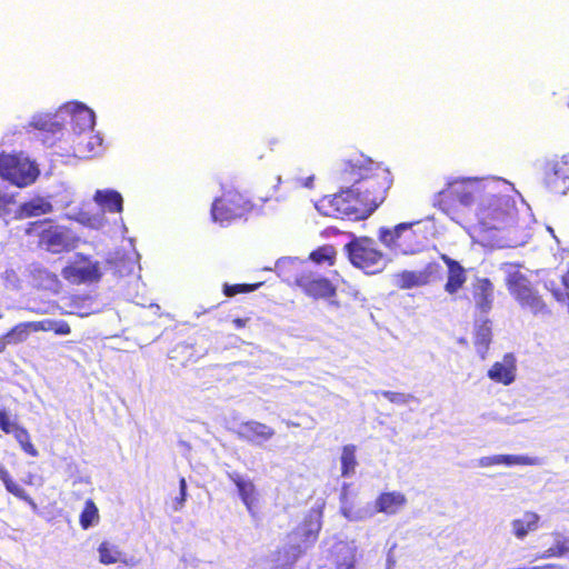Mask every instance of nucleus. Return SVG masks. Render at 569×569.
<instances>
[{
	"label": "nucleus",
	"instance_id": "obj_8",
	"mask_svg": "<svg viewBox=\"0 0 569 569\" xmlns=\"http://www.w3.org/2000/svg\"><path fill=\"white\" fill-rule=\"evenodd\" d=\"M33 162L19 156L0 153V177L18 187L31 184L36 180Z\"/></svg>",
	"mask_w": 569,
	"mask_h": 569
},
{
	"label": "nucleus",
	"instance_id": "obj_46",
	"mask_svg": "<svg viewBox=\"0 0 569 569\" xmlns=\"http://www.w3.org/2000/svg\"><path fill=\"white\" fill-rule=\"evenodd\" d=\"M52 211V204L49 200L38 198V216L49 213Z\"/></svg>",
	"mask_w": 569,
	"mask_h": 569
},
{
	"label": "nucleus",
	"instance_id": "obj_28",
	"mask_svg": "<svg viewBox=\"0 0 569 569\" xmlns=\"http://www.w3.org/2000/svg\"><path fill=\"white\" fill-rule=\"evenodd\" d=\"M34 330V322H20L4 333V339L9 345L21 343L26 341Z\"/></svg>",
	"mask_w": 569,
	"mask_h": 569
},
{
	"label": "nucleus",
	"instance_id": "obj_3",
	"mask_svg": "<svg viewBox=\"0 0 569 569\" xmlns=\"http://www.w3.org/2000/svg\"><path fill=\"white\" fill-rule=\"evenodd\" d=\"M489 186V182L478 178L456 179L435 196L433 204L445 213H451L458 206L479 203Z\"/></svg>",
	"mask_w": 569,
	"mask_h": 569
},
{
	"label": "nucleus",
	"instance_id": "obj_22",
	"mask_svg": "<svg viewBox=\"0 0 569 569\" xmlns=\"http://www.w3.org/2000/svg\"><path fill=\"white\" fill-rule=\"evenodd\" d=\"M321 516L320 509H312L297 528V533L305 542L313 543L318 539L321 529Z\"/></svg>",
	"mask_w": 569,
	"mask_h": 569
},
{
	"label": "nucleus",
	"instance_id": "obj_29",
	"mask_svg": "<svg viewBox=\"0 0 569 569\" xmlns=\"http://www.w3.org/2000/svg\"><path fill=\"white\" fill-rule=\"evenodd\" d=\"M309 259L317 264L332 267L336 263L337 250L332 244H325L311 251Z\"/></svg>",
	"mask_w": 569,
	"mask_h": 569
},
{
	"label": "nucleus",
	"instance_id": "obj_11",
	"mask_svg": "<svg viewBox=\"0 0 569 569\" xmlns=\"http://www.w3.org/2000/svg\"><path fill=\"white\" fill-rule=\"evenodd\" d=\"M60 114L63 118L64 128L70 127V137L83 134L84 131L94 127V113L84 104L66 103L60 107Z\"/></svg>",
	"mask_w": 569,
	"mask_h": 569
},
{
	"label": "nucleus",
	"instance_id": "obj_9",
	"mask_svg": "<svg viewBox=\"0 0 569 569\" xmlns=\"http://www.w3.org/2000/svg\"><path fill=\"white\" fill-rule=\"evenodd\" d=\"M38 244L52 253L69 251L72 247L68 230L64 227L44 219L38 221Z\"/></svg>",
	"mask_w": 569,
	"mask_h": 569
},
{
	"label": "nucleus",
	"instance_id": "obj_40",
	"mask_svg": "<svg viewBox=\"0 0 569 569\" xmlns=\"http://www.w3.org/2000/svg\"><path fill=\"white\" fill-rule=\"evenodd\" d=\"M336 569H355L356 568V555L352 550L348 549L346 555L338 558L335 562Z\"/></svg>",
	"mask_w": 569,
	"mask_h": 569
},
{
	"label": "nucleus",
	"instance_id": "obj_4",
	"mask_svg": "<svg viewBox=\"0 0 569 569\" xmlns=\"http://www.w3.org/2000/svg\"><path fill=\"white\" fill-rule=\"evenodd\" d=\"M515 212V202L511 198L495 192V186L490 183L475 214L481 230L489 231L505 228L513 219Z\"/></svg>",
	"mask_w": 569,
	"mask_h": 569
},
{
	"label": "nucleus",
	"instance_id": "obj_33",
	"mask_svg": "<svg viewBox=\"0 0 569 569\" xmlns=\"http://www.w3.org/2000/svg\"><path fill=\"white\" fill-rule=\"evenodd\" d=\"M38 330L52 331L56 335L64 336L70 333V326L63 320L44 319L38 321Z\"/></svg>",
	"mask_w": 569,
	"mask_h": 569
},
{
	"label": "nucleus",
	"instance_id": "obj_42",
	"mask_svg": "<svg viewBox=\"0 0 569 569\" xmlns=\"http://www.w3.org/2000/svg\"><path fill=\"white\" fill-rule=\"evenodd\" d=\"M14 203V198L0 187V213L6 214L10 211V206Z\"/></svg>",
	"mask_w": 569,
	"mask_h": 569
},
{
	"label": "nucleus",
	"instance_id": "obj_10",
	"mask_svg": "<svg viewBox=\"0 0 569 569\" xmlns=\"http://www.w3.org/2000/svg\"><path fill=\"white\" fill-rule=\"evenodd\" d=\"M63 118L60 108L54 112H46L38 117V141L47 148L61 146L64 136Z\"/></svg>",
	"mask_w": 569,
	"mask_h": 569
},
{
	"label": "nucleus",
	"instance_id": "obj_49",
	"mask_svg": "<svg viewBox=\"0 0 569 569\" xmlns=\"http://www.w3.org/2000/svg\"><path fill=\"white\" fill-rule=\"evenodd\" d=\"M313 182V177H308L306 181L303 182V186L307 188H311Z\"/></svg>",
	"mask_w": 569,
	"mask_h": 569
},
{
	"label": "nucleus",
	"instance_id": "obj_24",
	"mask_svg": "<svg viewBox=\"0 0 569 569\" xmlns=\"http://www.w3.org/2000/svg\"><path fill=\"white\" fill-rule=\"evenodd\" d=\"M93 200L100 208L110 213H121L123 211V198L116 190H97L93 194Z\"/></svg>",
	"mask_w": 569,
	"mask_h": 569
},
{
	"label": "nucleus",
	"instance_id": "obj_27",
	"mask_svg": "<svg viewBox=\"0 0 569 569\" xmlns=\"http://www.w3.org/2000/svg\"><path fill=\"white\" fill-rule=\"evenodd\" d=\"M540 517L533 511H526L522 518L515 519L511 523L513 535L518 539H523L529 532L539 528Z\"/></svg>",
	"mask_w": 569,
	"mask_h": 569
},
{
	"label": "nucleus",
	"instance_id": "obj_43",
	"mask_svg": "<svg viewBox=\"0 0 569 569\" xmlns=\"http://www.w3.org/2000/svg\"><path fill=\"white\" fill-rule=\"evenodd\" d=\"M16 422L10 420V417L7 415V412L2 409H0V429L7 433L10 435L12 430H14Z\"/></svg>",
	"mask_w": 569,
	"mask_h": 569
},
{
	"label": "nucleus",
	"instance_id": "obj_1",
	"mask_svg": "<svg viewBox=\"0 0 569 569\" xmlns=\"http://www.w3.org/2000/svg\"><path fill=\"white\" fill-rule=\"evenodd\" d=\"M337 179L342 184L379 197H386L392 183L389 169L362 153L345 159L337 170Z\"/></svg>",
	"mask_w": 569,
	"mask_h": 569
},
{
	"label": "nucleus",
	"instance_id": "obj_12",
	"mask_svg": "<svg viewBox=\"0 0 569 569\" xmlns=\"http://www.w3.org/2000/svg\"><path fill=\"white\" fill-rule=\"evenodd\" d=\"M62 277L72 284L92 283L101 279L98 261H92L82 254L62 269Z\"/></svg>",
	"mask_w": 569,
	"mask_h": 569
},
{
	"label": "nucleus",
	"instance_id": "obj_36",
	"mask_svg": "<svg viewBox=\"0 0 569 569\" xmlns=\"http://www.w3.org/2000/svg\"><path fill=\"white\" fill-rule=\"evenodd\" d=\"M10 435L14 436L16 440L20 443L21 448L27 453L31 456L36 455V450L32 446L30 435L24 428L17 423L14 430H12Z\"/></svg>",
	"mask_w": 569,
	"mask_h": 569
},
{
	"label": "nucleus",
	"instance_id": "obj_47",
	"mask_svg": "<svg viewBox=\"0 0 569 569\" xmlns=\"http://www.w3.org/2000/svg\"><path fill=\"white\" fill-rule=\"evenodd\" d=\"M249 319H243V318H234L232 320V323L236 329H241V328H244L247 322H248Z\"/></svg>",
	"mask_w": 569,
	"mask_h": 569
},
{
	"label": "nucleus",
	"instance_id": "obj_20",
	"mask_svg": "<svg viewBox=\"0 0 569 569\" xmlns=\"http://www.w3.org/2000/svg\"><path fill=\"white\" fill-rule=\"evenodd\" d=\"M408 500L405 493L400 491H385L378 495L375 500L377 512L387 516L397 515L407 505Z\"/></svg>",
	"mask_w": 569,
	"mask_h": 569
},
{
	"label": "nucleus",
	"instance_id": "obj_32",
	"mask_svg": "<svg viewBox=\"0 0 569 569\" xmlns=\"http://www.w3.org/2000/svg\"><path fill=\"white\" fill-rule=\"evenodd\" d=\"M99 518L98 507L92 499H88L79 517L81 528L84 530L89 529L99 522Z\"/></svg>",
	"mask_w": 569,
	"mask_h": 569
},
{
	"label": "nucleus",
	"instance_id": "obj_44",
	"mask_svg": "<svg viewBox=\"0 0 569 569\" xmlns=\"http://www.w3.org/2000/svg\"><path fill=\"white\" fill-rule=\"evenodd\" d=\"M179 488H180V493H179V497L176 498L174 510L181 509L187 499V481L183 477H181L179 480Z\"/></svg>",
	"mask_w": 569,
	"mask_h": 569
},
{
	"label": "nucleus",
	"instance_id": "obj_37",
	"mask_svg": "<svg viewBox=\"0 0 569 569\" xmlns=\"http://www.w3.org/2000/svg\"><path fill=\"white\" fill-rule=\"evenodd\" d=\"M260 286H261V282L250 283V284H248V283H236V284L224 283L222 291H223L224 296H227V297H234L237 295L252 292V291L257 290Z\"/></svg>",
	"mask_w": 569,
	"mask_h": 569
},
{
	"label": "nucleus",
	"instance_id": "obj_19",
	"mask_svg": "<svg viewBox=\"0 0 569 569\" xmlns=\"http://www.w3.org/2000/svg\"><path fill=\"white\" fill-rule=\"evenodd\" d=\"M237 435L244 441L261 445L274 436V430L266 423L249 420L240 423Z\"/></svg>",
	"mask_w": 569,
	"mask_h": 569
},
{
	"label": "nucleus",
	"instance_id": "obj_17",
	"mask_svg": "<svg viewBox=\"0 0 569 569\" xmlns=\"http://www.w3.org/2000/svg\"><path fill=\"white\" fill-rule=\"evenodd\" d=\"M297 283L306 295L315 299L331 298L336 295V287L325 277H313L311 273H302L297 279Z\"/></svg>",
	"mask_w": 569,
	"mask_h": 569
},
{
	"label": "nucleus",
	"instance_id": "obj_41",
	"mask_svg": "<svg viewBox=\"0 0 569 569\" xmlns=\"http://www.w3.org/2000/svg\"><path fill=\"white\" fill-rule=\"evenodd\" d=\"M36 216V200L22 203L14 212L16 219H26Z\"/></svg>",
	"mask_w": 569,
	"mask_h": 569
},
{
	"label": "nucleus",
	"instance_id": "obj_31",
	"mask_svg": "<svg viewBox=\"0 0 569 569\" xmlns=\"http://www.w3.org/2000/svg\"><path fill=\"white\" fill-rule=\"evenodd\" d=\"M356 450L355 445H346L342 447L340 457L342 477H349L355 473L357 467Z\"/></svg>",
	"mask_w": 569,
	"mask_h": 569
},
{
	"label": "nucleus",
	"instance_id": "obj_34",
	"mask_svg": "<svg viewBox=\"0 0 569 569\" xmlns=\"http://www.w3.org/2000/svg\"><path fill=\"white\" fill-rule=\"evenodd\" d=\"M98 552L99 561L103 565L116 563L120 556V552L118 551L117 547L112 546L108 541H103L100 543Z\"/></svg>",
	"mask_w": 569,
	"mask_h": 569
},
{
	"label": "nucleus",
	"instance_id": "obj_13",
	"mask_svg": "<svg viewBox=\"0 0 569 569\" xmlns=\"http://www.w3.org/2000/svg\"><path fill=\"white\" fill-rule=\"evenodd\" d=\"M69 147H59L52 154L64 157L73 156L76 158L86 159L94 156L102 146V139L93 131V129L84 131L83 134L69 137Z\"/></svg>",
	"mask_w": 569,
	"mask_h": 569
},
{
	"label": "nucleus",
	"instance_id": "obj_16",
	"mask_svg": "<svg viewBox=\"0 0 569 569\" xmlns=\"http://www.w3.org/2000/svg\"><path fill=\"white\" fill-rule=\"evenodd\" d=\"M568 168L565 161H549L543 168V182L550 192L563 194L568 190Z\"/></svg>",
	"mask_w": 569,
	"mask_h": 569
},
{
	"label": "nucleus",
	"instance_id": "obj_14",
	"mask_svg": "<svg viewBox=\"0 0 569 569\" xmlns=\"http://www.w3.org/2000/svg\"><path fill=\"white\" fill-rule=\"evenodd\" d=\"M418 222H405L393 228H381L378 238L389 248L400 250L403 253H412L416 249L407 242V239L413 236L411 228Z\"/></svg>",
	"mask_w": 569,
	"mask_h": 569
},
{
	"label": "nucleus",
	"instance_id": "obj_48",
	"mask_svg": "<svg viewBox=\"0 0 569 569\" xmlns=\"http://www.w3.org/2000/svg\"><path fill=\"white\" fill-rule=\"evenodd\" d=\"M9 343L4 339V335L0 337V353L4 352Z\"/></svg>",
	"mask_w": 569,
	"mask_h": 569
},
{
	"label": "nucleus",
	"instance_id": "obj_21",
	"mask_svg": "<svg viewBox=\"0 0 569 569\" xmlns=\"http://www.w3.org/2000/svg\"><path fill=\"white\" fill-rule=\"evenodd\" d=\"M441 260L448 268V278L445 290L449 295H456L467 281L466 269L455 259L447 254H441Z\"/></svg>",
	"mask_w": 569,
	"mask_h": 569
},
{
	"label": "nucleus",
	"instance_id": "obj_26",
	"mask_svg": "<svg viewBox=\"0 0 569 569\" xmlns=\"http://www.w3.org/2000/svg\"><path fill=\"white\" fill-rule=\"evenodd\" d=\"M537 461L533 458L527 456H516V455H497L491 457H483L480 459V466L490 467L495 465H506V466H532L536 465Z\"/></svg>",
	"mask_w": 569,
	"mask_h": 569
},
{
	"label": "nucleus",
	"instance_id": "obj_2",
	"mask_svg": "<svg viewBox=\"0 0 569 569\" xmlns=\"http://www.w3.org/2000/svg\"><path fill=\"white\" fill-rule=\"evenodd\" d=\"M386 199L370 192H362L347 186L346 189L322 197L318 204V211L327 217L337 219L362 220L369 217Z\"/></svg>",
	"mask_w": 569,
	"mask_h": 569
},
{
	"label": "nucleus",
	"instance_id": "obj_6",
	"mask_svg": "<svg viewBox=\"0 0 569 569\" xmlns=\"http://www.w3.org/2000/svg\"><path fill=\"white\" fill-rule=\"evenodd\" d=\"M345 251L351 264L368 274H376L386 267L385 253L369 237H353L345 246Z\"/></svg>",
	"mask_w": 569,
	"mask_h": 569
},
{
	"label": "nucleus",
	"instance_id": "obj_35",
	"mask_svg": "<svg viewBox=\"0 0 569 569\" xmlns=\"http://www.w3.org/2000/svg\"><path fill=\"white\" fill-rule=\"evenodd\" d=\"M569 552V539L558 537L555 543L547 549L539 558L562 557Z\"/></svg>",
	"mask_w": 569,
	"mask_h": 569
},
{
	"label": "nucleus",
	"instance_id": "obj_45",
	"mask_svg": "<svg viewBox=\"0 0 569 569\" xmlns=\"http://www.w3.org/2000/svg\"><path fill=\"white\" fill-rule=\"evenodd\" d=\"M34 228H36V222L31 221L28 224H26L24 227H18L16 234L18 238H23L26 236H30L33 232Z\"/></svg>",
	"mask_w": 569,
	"mask_h": 569
},
{
	"label": "nucleus",
	"instance_id": "obj_5",
	"mask_svg": "<svg viewBox=\"0 0 569 569\" xmlns=\"http://www.w3.org/2000/svg\"><path fill=\"white\" fill-rule=\"evenodd\" d=\"M252 209L253 204L244 194L233 189L226 190L212 201L210 217L214 223L228 227L246 218Z\"/></svg>",
	"mask_w": 569,
	"mask_h": 569
},
{
	"label": "nucleus",
	"instance_id": "obj_7",
	"mask_svg": "<svg viewBox=\"0 0 569 569\" xmlns=\"http://www.w3.org/2000/svg\"><path fill=\"white\" fill-rule=\"evenodd\" d=\"M505 282L510 296L522 309L535 316L549 313L548 305L526 274L518 270L509 272Z\"/></svg>",
	"mask_w": 569,
	"mask_h": 569
},
{
	"label": "nucleus",
	"instance_id": "obj_39",
	"mask_svg": "<svg viewBox=\"0 0 569 569\" xmlns=\"http://www.w3.org/2000/svg\"><path fill=\"white\" fill-rule=\"evenodd\" d=\"M380 395L383 398H386L387 400H389L390 402L396 403V405H406L413 399V397L409 393L389 391V390H383L380 392Z\"/></svg>",
	"mask_w": 569,
	"mask_h": 569
},
{
	"label": "nucleus",
	"instance_id": "obj_18",
	"mask_svg": "<svg viewBox=\"0 0 569 569\" xmlns=\"http://www.w3.org/2000/svg\"><path fill=\"white\" fill-rule=\"evenodd\" d=\"M471 295L476 308L481 313L491 310L495 301V286L489 278H476L472 282Z\"/></svg>",
	"mask_w": 569,
	"mask_h": 569
},
{
	"label": "nucleus",
	"instance_id": "obj_30",
	"mask_svg": "<svg viewBox=\"0 0 569 569\" xmlns=\"http://www.w3.org/2000/svg\"><path fill=\"white\" fill-rule=\"evenodd\" d=\"M491 327L488 320L483 321L476 329L473 343L481 358H485V355L491 342Z\"/></svg>",
	"mask_w": 569,
	"mask_h": 569
},
{
	"label": "nucleus",
	"instance_id": "obj_23",
	"mask_svg": "<svg viewBox=\"0 0 569 569\" xmlns=\"http://www.w3.org/2000/svg\"><path fill=\"white\" fill-rule=\"evenodd\" d=\"M516 366L511 355L505 356L503 362H495L488 370V377L498 383L508 386L515 380Z\"/></svg>",
	"mask_w": 569,
	"mask_h": 569
},
{
	"label": "nucleus",
	"instance_id": "obj_38",
	"mask_svg": "<svg viewBox=\"0 0 569 569\" xmlns=\"http://www.w3.org/2000/svg\"><path fill=\"white\" fill-rule=\"evenodd\" d=\"M0 479L2 480V482L4 483V486L9 492L13 493L14 496H17L19 498L27 499V497L24 496L23 489L20 488L11 479L9 472L1 466H0Z\"/></svg>",
	"mask_w": 569,
	"mask_h": 569
},
{
	"label": "nucleus",
	"instance_id": "obj_25",
	"mask_svg": "<svg viewBox=\"0 0 569 569\" xmlns=\"http://www.w3.org/2000/svg\"><path fill=\"white\" fill-rule=\"evenodd\" d=\"M229 479L236 485L238 493L247 507L249 512H252L256 501V487L251 480L243 479L238 473H230Z\"/></svg>",
	"mask_w": 569,
	"mask_h": 569
},
{
	"label": "nucleus",
	"instance_id": "obj_15",
	"mask_svg": "<svg viewBox=\"0 0 569 569\" xmlns=\"http://www.w3.org/2000/svg\"><path fill=\"white\" fill-rule=\"evenodd\" d=\"M437 263H428L422 270H403L392 276V282L400 290H408L428 284L438 273Z\"/></svg>",
	"mask_w": 569,
	"mask_h": 569
}]
</instances>
